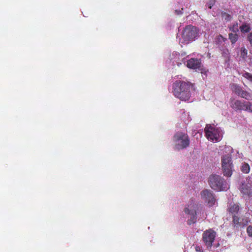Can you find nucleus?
Returning <instances> with one entry per match:
<instances>
[{
  "mask_svg": "<svg viewBox=\"0 0 252 252\" xmlns=\"http://www.w3.org/2000/svg\"><path fill=\"white\" fill-rule=\"evenodd\" d=\"M216 236V232L212 229L205 230L202 234V240L208 249L211 248Z\"/></svg>",
  "mask_w": 252,
  "mask_h": 252,
  "instance_id": "obj_5",
  "label": "nucleus"
},
{
  "mask_svg": "<svg viewBox=\"0 0 252 252\" xmlns=\"http://www.w3.org/2000/svg\"><path fill=\"white\" fill-rule=\"evenodd\" d=\"M210 187L218 191L225 190L227 189V183L224 179L218 175H211L208 179Z\"/></svg>",
  "mask_w": 252,
  "mask_h": 252,
  "instance_id": "obj_3",
  "label": "nucleus"
},
{
  "mask_svg": "<svg viewBox=\"0 0 252 252\" xmlns=\"http://www.w3.org/2000/svg\"><path fill=\"white\" fill-rule=\"evenodd\" d=\"M247 232L250 237H252V226L249 225L247 228Z\"/></svg>",
  "mask_w": 252,
  "mask_h": 252,
  "instance_id": "obj_26",
  "label": "nucleus"
},
{
  "mask_svg": "<svg viewBox=\"0 0 252 252\" xmlns=\"http://www.w3.org/2000/svg\"><path fill=\"white\" fill-rule=\"evenodd\" d=\"M250 170V167L249 164L244 162L243 163L241 167V171L244 173H249Z\"/></svg>",
  "mask_w": 252,
  "mask_h": 252,
  "instance_id": "obj_21",
  "label": "nucleus"
},
{
  "mask_svg": "<svg viewBox=\"0 0 252 252\" xmlns=\"http://www.w3.org/2000/svg\"><path fill=\"white\" fill-rule=\"evenodd\" d=\"M241 191L243 194L249 196H250L251 193L250 188L248 187L247 185L244 184L242 186Z\"/></svg>",
  "mask_w": 252,
  "mask_h": 252,
  "instance_id": "obj_18",
  "label": "nucleus"
},
{
  "mask_svg": "<svg viewBox=\"0 0 252 252\" xmlns=\"http://www.w3.org/2000/svg\"><path fill=\"white\" fill-rule=\"evenodd\" d=\"M201 198L208 204L209 206L215 204L216 199L212 191L209 189H204L200 192Z\"/></svg>",
  "mask_w": 252,
  "mask_h": 252,
  "instance_id": "obj_10",
  "label": "nucleus"
},
{
  "mask_svg": "<svg viewBox=\"0 0 252 252\" xmlns=\"http://www.w3.org/2000/svg\"><path fill=\"white\" fill-rule=\"evenodd\" d=\"M248 54V51L245 47H243L241 48V57L243 59H245L247 57Z\"/></svg>",
  "mask_w": 252,
  "mask_h": 252,
  "instance_id": "obj_23",
  "label": "nucleus"
},
{
  "mask_svg": "<svg viewBox=\"0 0 252 252\" xmlns=\"http://www.w3.org/2000/svg\"><path fill=\"white\" fill-rule=\"evenodd\" d=\"M240 96L247 100H252V94L246 91L243 90Z\"/></svg>",
  "mask_w": 252,
  "mask_h": 252,
  "instance_id": "obj_17",
  "label": "nucleus"
},
{
  "mask_svg": "<svg viewBox=\"0 0 252 252\" xmlns=\"http://www.w3.org/2000/svg\"><path fill=\"white\" fill-rule=\"evenodd\" d=\"M244 110L252 113V102L245 101Z\"/></svg>",
  "mask_w": 252,
  "mask_h": 252,
  "instance_id": "obj_20",
  "label": "nucleus"
},
{
  "mask_svg": "<svg viewBox=\"0 0 252 252\" xmlns=\"http://www.w3.org/2000/svg\"><path fill=\"white\" fill-rule=\"evenodd\" d=\"M218 39L219 40H222L223 42H225L227 40V39L226 38L222 36L221 34H220L218 36Z\"/></svg>",
  "mask_w": 252,
  "mask_h": 252,
  "instance_id": "obj_28",
  "label": "nucleus"
},
{
  "mask_svg": "<svg viewBox=\"0 0 252 252\" xmlns=\"http://www.w3.org/2000/svg\"><path fill=\"white\" fill-rule=\"evenodd\" d=\"M240 30L242 33H248L251 29L249 24L244 23L240 27Z\"/></svg>",
  "mask_w": 252,
  "mask_h": 252,
  "instance_id": "obj_16",
  "label": "nucleus"
},
{
  "mask_svg": "<svg viewBox=\"0 0 252 252\" xmlns=\"http://www.w3.org/2000/svg\"><path fill=\"white\" fill-rule=\"evenodd\" d=\"M243 76L252 82V75L251 73L246 72L243 74Z\"/></svg>",
  "mask_w": 252,
  "mask_h": 252,
  "instance_id": "obj_24",
  "label": "nucleus"
},
{
  "mask_svg": "<svg viewBox=\"0 0 252 252\" xmlns=\"http://www.w3.org/2000/svg\"><path fill=\"white\" fill-rule=\"evenodd\" d=\"M230 87L232 91L238 96H240L243 90L241 86L236 84H231Z\"/></svg>",
  "mask_w": 252,
  "mask_h": 252,
  "instance_id": "obj_13",
  "label": "nucleus"
},
{
  "mask_svg": "<svg viewBox=\"0 0 252 252\" xmlns=\"http://www.w3.org/2000/svg\"><path fill=\"white\" fill-rule=\"evenodd\" d=\"M222 169L225 176L230 177L232 173V162L231 158L228 156H224L221 158Z\"/></svg>",
  "mask_w": 252,
  "mask_h": 252,
  "instance_id": "obj_6",
  "label": "nucleus"
},
{
  "mask_svg": "<svg viewBox=\"0 0 252 252\" xmlns=\"http://www.w3.org/2000/svg\"><path fill=\"white\" fill-rule=\"evenodd\" d=\"M215 0H210L207 3L206 5L208 6L210 9H211L212 6L215 4Z\"/></svg>",
  "mask_w": 252,
  "mask_h": 252,
  "instance_id": "obj_25",
  "label": "nucleus"
},
{
  "mask_svg": "<svg viewBox=\"0 0 252 252\" xmlns=\"http://www.w3.org/2000/svg\"><path fill=\"white\" fill-rule=\"evenodd\" d=\"M248 39L250 44L252 46V32H250L248 35Z\"/></svg>",
  "mask_w": 252,
  "mask_h": 252,
  "instance_id": "obj_27",
  "label": "nucleus"
},
{
  "mask_svg": "<svg viewBox=\"0 0 252 252\" xmlns=\"http://www.w3.org/2000/svg\"><path fill=\"white\" fill-rule=\"evenodd\" d=\"M206 138L212 141H219L220 140L219 130L211 125H207L204 129Z\"/></svg>",
  "mask_w": 252,
  "mask_h": 252,
  "instance_id": "obj_8",
  "label": "nucleus"
},
{
  "mask_svg": "<svg viewBox=\"0 0 252 252\" xmlns=\"http://www.w3.org/2000/svg\"><path fill=\"white\" fill-rule=\"evenodd\" d=\"M175 12L177 14H182V12L181 10H175Z\"/></svg>",
  "mask_w": 252,
  "mask_h": 252,
  "instance_id": "obj_29",
  "label": "nucleus"
},
{
  "mask_svg": "<svg viewBox=\"0 0 252 252\" xmlns=\"http://www.w3.org/2000/svg\"><path fill=\"white\" fill-rule=\"evenodd\" d=\"M197 205L194 204L193 200L190 202L187 207L184 209V212L186 214L190 216V218L188 220V223L189 225L194 223L196 221L197 215L196 213V209Z\"/></svg>",
  "mask_w": 252,
  "mask_h": 252,
  "instance_id": "obj_7",
  "label": "nucleus"
},
{
  "mask_svg": "<svg viewBox=\"0 0 252 252\" xmlns=\"http://www.w3.org/2000/svg\"><path fill=\"white\" fill-rule=\"evenodd\" d=\"M229 30L234 33H237L239 32L238 23L235 22L229 27Z\"/></svg>",
  "mask_w": 252,
  "mask_h": 252,
  "instance_id": "obj_19",
  "label": "nucleus"
},
{
  "mask_svg": "<svg viewBox=\"0 0 252 252\" xmlns=\"http://www.w3.org/2000/svg\"><path fill=\"white\" fill-rule=\"evenodd\" d=\"M173 140L175 143L174 148L178 150L187 148L190 143L188 134L182 132H177L174 135Z\"/></svg>",
  "mask_w": 252,
  "mask_h": 252,
  "instance_id": "obj_2",
  "label": "nucleus"
},
{
  "mask_svg": "<svg viewBox=\"0 0 252 252\" xmlns=\"http://www.w3.org/2000/svg\"><path fill=\"white\" fill-rule=\"evenodd\" d=\"M201 64V61L200 59L191 58L187 61V66L189 68L195 69L199 68Z\"/></svg>",
  "mask_w": 252,
  "mask_h": 252,
  "instance_id": "obj_12",
  "label": "nucleus"
},
{
  "mask_svg": "<svg viewBox=\"0 0 252 252\" xmlns=\"http://www.w3.org/2000/svg\"><path fill=\"white\" fill-rule=\"evenodd\" d=\"M228 38L232 44H234L238 40L239 35L237 33H230L228 34Z\"/></svg>",
  "mask_w": 252,
  "mask_h": 252,
  "instance_id": "obj_15",
  "label": "nucleus"
},
{
  "mask_svg": "<svg viewBox=\"0 0 252 252\" xmlns=\"http://www.w3.org/2000/svg\"><path fill=\"white\" fill-rule=\"evenodd\" d=\"M221 16L226 21H230L232 18L231 16L225 12H222L221 13Z\"/></svg>",
  "mask_w": 252,
  "mask_h": 252,
  "instance_id": "obj_22",
  "label": "nucleus"
},
{
  "mask_svg": "<svg viewBox=\"0 0 252 252\" xmlns=\"http://www.w3.org/2000/svg\"><path fill=\"white\" fill-rule=\"evenodd\" d=\"M192 85L189 82L177 81L173 84L174 95L182 100H188L190 97Z\"/></svg>",
  "mask_w": 252,
  "mask_h": 252,
  "instance_id": "obj_1",
  "label": "nucleus"
},
{
  "mask_svg": "<svg viewBox=\"0 0 252 252\" xmlns=\"http://www.w3.org/2000/svg\"><path fill=\"white\" fill-rule=\"evenodd\" d=\"M245 101H241L240 100H235L234 98L230 99V106L236 110H244Z\"/></svg>",
  "mask_w": 252,
  "mask_h": 252,
  "instance_id": "obj_11",
  "label": "nucleus"
},
{
  "mask_svg": "<svg viewBox=\"0 0 252 252\" xmlns=\"http://www.w3.org/2000/svg\"><path fill=\"white\" fill-rule=\"evenodd\" d=\"M250 222V219L248 217L241 218L237 215H233L232 216V226L236 229L244 228Z\"/></svg>",
  "mask_w": 252,
  "mask_h": 252,
  "instance_id": "obj_9",
  "label": "nucleus"
},
{
  "mask_svg": "<svg viewBox=\"0 0 252 252\" xmlns=\"http://www.w3.org/2000/svg\"><path fill=\"white\" fill-rule=\"evenodd\" d=\"M196 249V251H200V250H199V247H196V249Z\"/></svg>",
  "mask_w": 252,
  "mask_h": 252,
  "instance_id": "obj_30",
  "label": "nucleus"
},
{
  "mask_svg": "<svg viewBox=\"0 0 252 252\" xmlns=\"http://www.w3.org/2000/svg\"><path fill=\"white\" fill-rule=\"evenodd\" d=\"M199 34V30L192 25H188L184 29L182 32V38L185 42L191 41L194 40Z\"/></svg>",
  "mask_w": 252,
  "mask_h": 252,
  "instance_id": "obj_4",
  "label": "nucleus"
},
{
  "mask_svg": "<svg viewBox=\"0 0 252 252\" xmlns=\"http://www.w3.org/2000/svg\"><path fill=\"white\" fill-rule=\"evenodd\" d=\"M239 209V206L237 204H234L229 206L227 209V211L232 215V216H233V215H236L238 214Z\"/></svg>",
  "mask_w": 252,
  "mask_h": 252,
  "instance_id": "obj_14",
  "label": "nucleus"
}]
</instances>
